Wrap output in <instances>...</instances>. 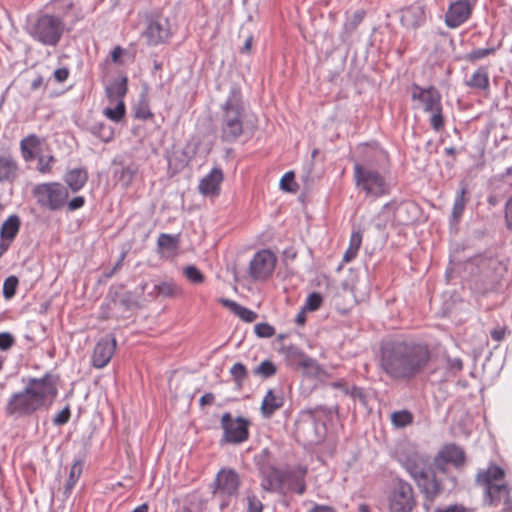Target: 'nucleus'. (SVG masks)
Wrapping results in <instances>:
<instances>
[{
    "label": "nucleus",
    "instance_id": "f257e3e1",
    "mask_svg": "<svg viewBox=\"0 0 512 512\" xmlns=\"http://www.w3.org/2000/svg\"><path fill=\"white\" fill-rule=\"evenodd\" d=\"M428 345L412 339H391L381 343L379 369L391 380L411 381L430 361Z\"/></svg>",
    "mask_w": 512,
    "mask_h": 512
},
{
    "label": "nucleus",
    "instance_id": "f03ea898",
    "mask_svg": "<svg viewBox=\"0 0 512 512\" xmlns=\"http://www.w3.org/2000/svg\"><path fill=\"white\" fill-rule=\"evenodd\" d=\"M58 394L57 377L50 372L40 378H29L24 388L11 394L5 414L15 419L29 417L47 409Z\"/></svg>",
    "mask_w": 512,
    "mask_h": 512
},
{
    "label": "nucleus",
    "instance_id": "7ed1b4c3",
    "mask_svg": "<svg viewBox=\"0 0 512 512\" xmlns=\"http://www.w3.org/2000/svg\"><path fill=\"white\" fill-rule=\"evenodd\" d=\"M390 173V158L388 153L379 148L366 153L363 162L353 166V179L356 189L367 198L378 199L389 195L392 183Z\"/></svg>",
    "mask_w": 512,
    "mask_h": 512
},
{
    "label": "nucleus",
    "instance_id": "20e7f679",
    "mask_svg": "<svg viewBox=\"0 0 512 512\" xmlns=\"http://www.w3.org/2000/svg\"><path fill=\"white\" fill-rule=\"evenodd\" d=\"M255 117L248 110L241 88L234 84L230 87L225 101L220 105L219 139L233 144L243 136L252 133Z\"/></svg>",
    "mask_w": 512,
    "mask_h": 512
},
{
    "label": "nucleus",
    "instance_id": "39448f33",
    "mask_svg": "<svg viewBox=\"0 0 512 512\" xmlns=\"http://www.w3.org/2000/svg\"><path fill=\"white\" fill-rule=\"evenodd\" d=\"M399 462L415 481L423 495L424 510L430 512L436 498L443 492L444 488L436 474L431 471L429 457L413 451L399 458Z\"/></svg>",
    "mask_w": 512,
    "mask_h": 512
},
{
    "label": "nucleus",
    "instance_id": "423d86ee",
    "mask_svg": "<svg viewBox=\"0 0 512 512\" xmlns=\"http://www.w3.org/2000/svg\"><path fill=\"white\" fill-rule=\"evenodd\" d=\"M66 25L63 17L49 13H40L29 21L28 35L43 46L56 47L61 41Z\"/></svg>",
    "mask_w": 512,
    "mask_h": 512
},
{
    "label": "nucleus",
    "instance_id": "0eeeda50",
    "mask_svg": "<svg viewBox=\"0 0 512 512\" xmlns=\"http://www.w3.org/2000/svg\"><path fill=\"white\" fill-rule=\"evenodd\" d=\"M411 98L421 104L424 112L431 114L429 118L431 128L435 132L441 131L445 126V118L440 92L434 86L423 88L413 84Z\"/></svg>",
    "mask_w": 512,
    "mask_h": 512
},
{
    "label": "nucleus",
    "instance_id": "6e6552de",
    "mask_svg": "<svg viewBox=\"0 0 512 512\" xmlns=\"http://www.w3.org/2000/svg\"><path fill=\"white\" fill-rule=\"evenodd\" d=\"M505 477L501 467L491 464L487 469H481L476 475V483L485 489V502L489 505H498L506 500L509 494L508 486L499 483Z\"/></svg>",
    "mask_w": 512,
    "mask_h": 512
},
{
    "label": "nucleus",
    "instance_id": "1a4fd4ad",
    "mask_svg": "<svg viewBox=\"0 0 512 512\" xmlns=\"http://www.w3.org/2000/svg\"><path fill=\"white\" fill-rule=\"evenodd\" d=\"M36 203L44 209L58 211L65 207L69 197L68 189L60 182L40 183L33 187Z\"/></svg>",
    "mask_w": 512,
    "mask_h": 512
},
{
    "label": "nucleus",
    "instance_id": "9d476101",
    "mask_svg": "<svg viewBox=\"0 0 512 512\" xmlns=\"http://www.w3.org/2000/svg\"><path fill=\"white\" fill-rule=\"evenodd\" d=\"M319 408L303 409L297 421V433L310 445L322 442L326 434V425L318 417Z\"/></svg>",
    "mask_w": 512,
    "mask_h": 512
},
{
    "label": "nucleus",
    "instance_id": "9b49d317",
    "mask_svg": "<svg viewBox=\"0 0 512 512\" xmlns=\"http://www.w3.org/2000/svg\"><path fill=\"white\" fill-rule=\"evenodd\" d=\"M416 497L412 485L397 478L388 496V508L390 512H412L416 507Z\"/></svg>",
    "mask_w": 512,
    "mask_h": 512
},
{
    "label": "nucleus",
    "instance_id": "f8f14e48",
    "mask_svg": "<svg viewBox=\"0 0 512 512\" xmlns=\"http://www.w3.org/2000/svg\"><path fill=\"white\" fill-rule=\"evenodd\" d=\"M141 36L149 47L167 43L172 36L169 19L159 14L148 16Z\"/></svg>",
    "mask_w": 512,
    "mask_h": 512
},
{
    "label": "nucleus",
    "instance_id": "ddd939ff",
    "mask_svg": "<svg viewBox=\"0 0 512 512\" xmlns=\"http://www.w3.org/2000/svg\"><path fill=\"white\" fill-rule=\"evenodd\" d=\"M250 421L244 417L232 418L230 412H225L221 417V428L223 435L221 444H240L249 438Z\"/></svg>",
    "mask_w": 512,
    "mask_h": 512
},
{
    "label": "nucleus",
    "instance_id": "4468645a",
    "mask_svg": "<svg viewBox=\"0 0 512 512\" xmlns=\"http://www.w3.org/2000/svg\"><path fill=\"white\" fill-rule=\"evenodd\" d=\"M270 453L264 449L256 457L257 465L261 475V488L266 492H282L283 470H279L266 462Z\"/></svg>",
    "mask_w": 512,
    "mask_h": 512
},
{
    "label": "nucleus",
    "instance_id": "2eb2a0df",
    "mask_svg": "<svg viewBox=\"0 0 512 512\" xmlns=\"http://www.w3.org/2000/svg\"><path fill=\"white\" fill-rule=\"evenodd\" d=\"M277 258L270 250L255 253L249 264L250 276L255 280H265L275 269Z\"/></svg>",
    "mask_w": 512,
    "mask_h": 512
},
{
    "label": "nucleus",
    "instance_id": "dca6fc26",
    "mask_svg": "<svg viewBox=\"0 0 512 512\" xmlns=\"http://www.w3.org/2000/svg\"><path fill=\"white\" fill-rule=\"evenodd\" d=\"M307 473L308 468L305 465H296L283 470L282 491L286 489L298 495H303L307 489L305 480Z\"/></svg>",
    "mask_w": 512,
    "mask_h": 512
},
{
    "label": "nucleus",
    "instance_id": "f3484780",
    "mask_svg": "<svg viewBox=\"0 0 512 512\" xmlns=\"http://www.w3.org/2000/svg\"><path fill=\"white\" fill-rule=\"evenodd\" d=\"M214 483V494L223 497H232L238 494L240 477L235 470L222 468L217 473Z\"/></svg>",
    "mask_w": 512,
    "mask_h": 512
},
{
    "label": "nucleus",
    "instance_id": "a211bd4d",
    "mask_svg": "<svg viewBox=\"0 0 512 512\" xmlns=\"http://www.w3.org/2000/svg\"><path fill=\"white\" fill-rule=\"evenodd\" d=\"M475 4L469 0L451 2L445 14L446 26L455 29L464 24L470 18Z\"/></svg>",
    "mask_w": 512,
    "mask_h": 512
},
{
    "label": "nucleus",
    "instance_id": "6ab92c4d",
    "mask_svg": "<svg viewBox=\"0 0 512 512\" xmlns=\"http://www.w3.org/2000/svg\"><path fill=\"white\" fill-rule=\"evenodd\" d=\"M466 460L464 450L455 444L445 445L435 456L434 465L442 473L446 472V465L452 464L454 467H461Z\"/></svg>",
    "mask_w": 512,
    "mask_h": 512
},
{
    "label": "nucleus",
    "instance_id": "aec40b11",
    "mask_svg": "<svg viewBox=\"0 0 512 512\" xmlns=\"http://www.w3.org/2000/svg\"><path fill=\"white\" fill-rule=\"evenodd\" d=\"M288 366L298 369L302 368L308 371L318 369L317 361L305 354L303 350L295 345L284 346L281 349Z\"/></svg>",
    "mask_w": 512,
    "mask_h": 512
},
{
    "label": "nucleus",
    "instance_id": "412c9836",
    "mask_svg": "<svg viewBox=\"0 0 512 512\" xmlns=\"http://www.w3.org/2000/svg\"><path fill=\"white\" fill-rule=\"evenodd\" d=\"M116 339L113 336L101 338L95 345L92 354V365L97 369H102L108 365L116 350Z\"/></svg>",
    "mask_w": 512,
    "mask_h": 512
},
{
    "label": "nucleus",
    "instance_id": "4be33fe9",
    "mask_svg": "<svg viewBox=\"0 0 512 512\" xmlns=\"http://www.w3.org/2000/svg\"><path fill=\"white\" fill-rule=\"evenodd\" d=\"M21 221L18 215H10L0 228V258L10 248L12 242L19 233Z\"/></svg>",
    "mask_w": 512,
    "mask_h": 512
},
{
    "label": "nucleus",
    "instance_id": "5701e85b",
    "mask_svg": "<svg viewBox=\"0 0 512 512\" xmlns=\"http://www.w3.org/2000/svg\"><path fill=\"white\" fill-rule=\"evenodd\" d=\"M401 24L406 28L415 29L426 22V6L421 2H415L401 10Z\"/></svg>",
    "mask_w": 512,
    "mask_h": 512
},
{
    "label": "nucleus",
    "instance_id": "b1692460",
    "mask_svg": "<svg viewBox=\"0 0 512 512\" xmlns=\"http://www.w3.org/2000/svg\"><path fill=\"white\" fill-rule=\"evenodd\" d=\"M223 181L221 168L214 167L199 183V192L204 196L216 197L220 194V185Z\"/></svg>",
    "mask_w": 512,
    "mask_h": 512
},
{
    "label": "nucleus",
    "instance_id": "393cba45",
    "mask_svg": "<svg viewBox=\"0 0 512 512\" xmlns=\"http://www.w3.org/2000/svg\"><path fill=\"white\" fill-rule=\"evenodd\" d=\"M43 142L44 139L34 133L24 137L20 141V152L23 160L25 162L35 160L37 155L40 153Z\"/></svg>",
    "mask_w": 512,
    "mask_h": 512
},
{
    "label": "nucleus",
    "instance_id": "a878e982",
    "mask_svg": "<svg viewBox=\"0 0 512 512\" xmlns=\"http://www.w3.org/2000/svg\"><path fill=\"white\" fill-rule=\"evenodd\" d=\"M284 402V396L281 391L275 392L273 389H269L262 400V416L266 419L271 418L277 410L283 407Z\"/></svg>",
    "mask_w": 512,
    "mask_h": 512
},
{
    "label": "nucleus",
    "instance_id": "bb28decb",
    "mask_svg": "<svg viewBox=\"0 0 512 512\" xmlns=\"http://www.w3.org/2000/svg\"><path fill=\"white\" fill-rule=\"evenodd\" d=\"M18 171V162L11 154L0 155V183H13Z\"/></svg>",
    "mask_w": 512,
    "mask_h": 512
},
{
    "label": "nucleus",
    "instance_id": "cd10ccee",
    "mask_svg": "<svg viewBox=\"0 0 512 512\" xmlns=\"http://www.w3.org/2000/svg\"><path fill=\"white\" fill-rule=\"evenodd\" d=\"M63 180L67 187L73 193H76L86 185L88 180V172L84 167L73 168L65 173Z\"/></svg>",
    "mask_w": 512,
    "mask_h": 512
},
{
    "label": "nucleus",
    "instance_id": "c85d7f7f",
    "mask_svg": "<svg viewBox=\"0 0 512 512\" xmlns=\"http://www.w3.org/2000/svg\"><path fill=\"white\" fill-rule=\"evenodd\" d=\"M219 302L226 308H228L231 312H233L236 316H238L242 321L246 323L254 322L258 315L256 312L241 306L234 300H230L227 298H220Z\"/></svg>",
    "mask_w": 512,
    "mask_h": 512
},
{
    "label": "nucleus",
    "instance_id": "c756f323",
    "mask_svg": "<svg viewBox=\"0 0 512 512\" xmlns=\"http://www.w3.org/2000/svg\"><path fill=\"white\" fill-rule=\"evenodd\" d=\"M128 78L126 76L114 80L106 87L105 92L107 98L113 101L123 100L128 90Z\"/></svg>",
    "mask_w": 512,
    "mask_h": 512
},
{
    "label": "nucleus",
    "instance_id": "7c9ffc66",
    "mask_svg": "<svg viewBox=\"0 0 512 512\" xmlns=\"http://www.w3.org/2000/svg\"><path fill=\"white\" fill-rule=\"evenodd\" d=\"M88 131L104 143H108L114 139L115 132L113 127L104 122H95L91 124Z\"/></svg>",
    "mask_w": 512,
    "mask_h": 512
},
{
    "label": "nucleus",
    "instance_id": "2f4dec72",
    "mask_svg": "<svg viewBox=\"0 0 512 512\" xmlns=\"http://www.w3.org/2000/svg\"><path fill=\"white\" fill-rule=\"evenodd\" d=\"M467 84L474 89L487 90L489 88V76L487 68L479 67L472 74Z\"/></svg>",
    "mask_w": 512,
    "mask_h": 512
},
{
    "label": "nucleus",
    "instance_id": "473e14b6",
    "mask_svg": "<svg viewBox=\"0 0 512 512\" xmlns=\"http://www.w3.org/2000/svg\"><path fill=\"white\" fill-rule=\"evenodd\" d=\"M467 193V187L466 185H462L460 191L456 194L453 208H452V218L454 221H458L465 209L467 199L465 198V195Z\"/></svg>",
    "mask_w": 512,
    "mask_h": 512
},
{
    "label": "nucleus",
    "instance_id": "72a5a7b5",
    "mask_svg": "<svg viewBox=\"0 0 512 512\" xmlns=\"http://www.w3.org/2000/svg\"><path fill=\"white\" fill-rule=\"evenodd\" d=\"M418 210V207L413 202H405L398 206L397 208V217L399 222L403 224H408L411 221L415 219V215L413 217H410L409 214L416 213Z\"/></svg>",
    "mask_w": 512,
    "mask_h": 512
},
{
    "label": "nucleus",
    "instance_id": "f704fd0d",
    "mask_svg": "<svg viewBox=\"0 0 512 512\" xmlns=\"http://www.w3.org/2000/svg\"><path fill=\"white\" fill-rule=\"evenodd\" d=\"M37 171L40 174H49L52 171V167L56 162V159L53 155L48 154H38L37 157Z\"/></svg>",
    "mask_w": 512,
    "mask_h": 512
},
{
    "label": "nucleus",
    "instance_id": "c9c22d12",
    "mask_svg": "<svg viewBox=\"0 0 512 512\" xmlns=\"http://www.w3.org/2000/svg\"><path fill=\"white\" fill-rule=\"evenodd\" d=\"M157 244L163 250L176 251L179 245V237L178 235L162 233L158 237Z\"/></svg>",
    "mask_w": 512,
    "mask_h": 512
},
{
    "label": "nucleus",
    "instance_id": "e433bc0d",
    "mask_svg": "<svg viewBox=\"0 0 512 512\" xmlns=\"http://www.w3.org/2000/svg\"><path fill=\"white\" fill-rule=\"evenodd\" d=\"M116 102L117 104L114 108L107 107L104 109L103 113L108 119L114 122H119L124 118L126 109L123 100Z\"/></svg>",
    "mask_w": 512,
    "mask_h": 512
},
{
    "label": "nucleus",
    "instance_id": "4c0bfd02",
    "mask_svg": "<svg viewBox=\"0 0 512 512\" xmlns=\"http://www.w3.org/2000/svg\"><path fill=\"white\" fill-rule=\"evenodd\" d=\"M413 421L412 414L407 410L396 411L391 415V422L395 427L403 428Z\"/></svg>",
    "mask_w": 512,
    "mask_h": 512
},
{
    "label": "nucleus",
    "instance_id": "58836bf2",
    "mask_svg": "<svg viewBox=\"0 0 512 512\" xmlns=\"http://www.w3.org/2000/svg\"><path fill=\"white\" fill-rule=\"evenodd\" d=\"M155 290L158 294L165 297H173L181 293V289L172 281L161 282L155 285Z\"/></svg>",
    "mask_w": 512,
    "mask_h": 512
},
{
    "label": "nucleus",
    "instance_id": "ea45409f",
    "mask_svg": "<svg viewBox=\"0 0 512 512\" xmlns=\"http://www.w3.org/2000/svg\"><path fill=\"white\" fill-rule=\"evenodd\" d=\"M276 371L277 368L272 361L264 360L255 368L254 374L263 378H270L276 374Z\"/></svg>",
    "mask_w": 512,
    "mask_h": 512
},
{
    "label": "nucleus",
    "instance_id": "a19ab883",
    "mask_svg": "<svg viewBox=\"0 0 512 512\" xmlns=\"http://www.w3.org/2000/svg\"><path fill=\"white\" fill-rule=\"evenodd\" d=\"M247 512H263L264 505L251 490L246 491Z\"/></svg>",
    "mask_w": 512,
    "mask_h": 512
},
{
    "label": "nucleus",
    "instance_id": "79ce46f5",
    "mask_svg": "<svg viewBox=\"0 0 512 512\" xmlns=\"http://www.w3.org/2000/svg\"><path fill=\"white\" fill-rule=\"evenodd\" d=\"M18 278L16 276H9L3 283V296L5 299H11L15 296L18 287Z\"/></svg>",
    "mask_w": 512,
    "mask_h": 512
},
{
    "label": "nucleus",
    "instance_id": "37998d69",
    "mask_svg": "<svg viewBox=\"0 0 512 512\" xmlns=\"http://www.w3.org/2000/svg\"><path fill=\"white\" fill-rule=\"evenodd\" d=\"M230 374L234 382L239 386L242 385L248 375L246 367L241 362H237L231 367Z\"/></svg>",
    "mask_w": 512,
    "mask_h": 512
},
{
    "label": "nucleus",
    "instance_id": "c03bdc74",
    "mask_svg": "<svg viewBox=\"0 0 512 512\" xmlns=\"http://www.w3.org/2000/svg\"><path fill=\"white\" fill-rule=\"evenodd\" d=\"M134 116L140 120H147L153 117V113L146 100L139 101L138 104L134 107Z\"/></svg>",
    "mask_w": 512,
    "mask_h": 512
},
{
    "label": "nucleus",
    "instance_id": "a18cd8bd",
    "mask_svg": "<svg viewBox=\"0 0 512 512\" xmlns=\"http://www.w3.org/2000/svg\"><path fill=\"white\" fill-rule=\"evenodd\" d=\"M495 48H477L472 50L471 52L465 55V60L469 62H476L480 59H483L491 54L495 53Z\"/></svg>",
    "mask_w": 512,
    "mask_h": 512
},
{
    "label": "nucleus",
    "instance_id": "49530a36",
    "mask_svg": "<svg viewBox=\"0 0 512 512\" xmlns=\"http://www.w3.org/2000/svg\"><path fill=\"white\" fill-rule=\"evenodd\" d=\"M82 473V465L80 462H75L71 469H70V474H69V477H68V480L66 482V491H71L72 488L75 486V484L77 483L80 475Z\"/></svg>",
    "mask_w": 512,
    "mask_h": 512
},
{
    "label": "nucleus",
    "instance_id": "de8ad7c7",
    "mask_svg": "<svg viewBox=\"0 0 512 512\" xmlns=\"http://www.w3.org/2000/svg\"><path fill=\"white\" fill-rule=\"evenodd\" d=\"M185 277L194 284H200L204 281L203 273L194 265H189L184 269Z\"/></svg>",
    "mask_w": 512,
    "mask_h": 512
},
{
    "label": "nucleus",
    "instance_id": "09e8293b",
    "mask_svg": "<svg viewBox=\"0 0 512 512\" xmlns=\"http://www.w3.org/2000/svg\"><path fill=\"white\" fill-rule=\"evenodd\" d=\"M322 302V296L317 292H313L309 294L308 297L306 298L303 308L304 310L307 311H316L317 309L320 308Z\"/></svg>",
    "mask_w": 512,
    "mask_h": 512
},
{
    "label": "nucleus",
    "instance_id": "8fccbe9b",
    "mask_svg": "<svg viewBox=\"0 0 512 512\" xmlns=\"http://www.w3.org/2000/svg\"><path fill=\"white\" fill-rule=\"evenodd\" d=\"M365 12L364 10H357L353 13V15L345 22L344 29L347 32H352L356 27L362 22L364 19Z\"/></svg>",
    "mask_w": 512,
    "mask_h": 512
},
{
    "label": "nucleus",
    "instance_id": "3c124183",
    "mask_svg": "<svg viewBox=\"0 0 512 512\" xmlns=\"http://www.w3.org/2000/svg\"><path fill=\"white\" fill-rule=\"evenodd\" d=\"M254 332L260 338H270L275 334V329L268 323H257Z\"/></svg>",
    "mask_w": 512,
    "mask_h": 512
},
{
    "label": "nucleus",
    "instance_id": "603ef678",
    "mask_svg": "<svg viewBox=\"0 0 512 512\" xmlns=\"http://www.w3.org/2000/svg\"><path fill=\"white\" fill-rule=\"evenodd\" d=\"M15 344L13 335L9 332L0 333V350L7 351Z\"/></svg>",
    "mask_w": 512,
    "mask_h": 512
},
{
    "label": "nucleus",
    "instance_id": "864d4df0",
    "mask_svg": "<svg viewBox=\"0 0 512 512\" xmlns=\"http://www.w3.org/2000/svg\"><path fill=\"white\" fill-rule=\"evenodd\" d=\"M201 510L202 502L196 499V497H193V499L189 500V503L187 505H184L176 512H201Z\"/></svg>",
    "mask_w": 512,
    "mask_h": 512
},
{
    "label": "nucleus",
    "instance_id": "5fc2aeb1",
    "mask_svg": "<svg viewBox=\"0 0 512 512\" xmlns=\"http://www.w3.org/2000/svg\"><path fill=\"white\" fill-rule=\"evenodd\" d=\"M70 409L66 406L63 410H61L56 417L53 419V424L57 426H61L66 424L70 419Z\"/></svg>",
    "mask_w": 512,
    "mask_h": 512
},
{
    "label": "nucleus",
    "instance_id": "6e6d98bb",
    "mask_svg": "<svg viewBox=\"0 0 512 512\" xmlns=\"http://www.w3.org/2000/svg\"><path fill=\"white\" fill-rule=\"evenodd\" d=\"M362 244V233L360 230L353 231L350 236L349 248L359 251Z\"/></svg>",
    "mask_w": 512,
    "mask_h": 512
},
{
    "label": "nucleus",
    "instance_id": "4d7b16f0",
    "mask_svg": "<svg viewBox=\"0 0 512 512\" xmlns=\"http://www.w3.org/2000/svg\"><path fill=\"white\" fill-rule=\"evenodd\" d=\"M85 198L83 196H76L72 198L70 201L67 200V208L69 211H76L82 208L85 205Z\"/></svg>",
    "mask_w": 512,
    "mask_h": 512
},
{
    "label": "nucleus",
    "instance_id": "13d9d810",
    "mask_svg": "<svg viewBox=\"0 0 512 512\" xmlns=\"http://www.w3.org/2000/svg\"><path fill=\"white\" fill-rule=\"evenodd\" d=\"M293 180H294L293 172L285 173L284 176L280 180L281 189L284 191H288V192L294 191V189L289 186V183L293 182Z\"/></svg>",
    "mask_w": 512,
    "mask_h": 512
},
{
    "label": "nucleus",
    "instance_id": "bf43d9fd",
    "mask_svg": "<svg viewBox=\"0 0 512 512\" xmlns=\"http://www.w3.org/2000/svg\"><path fill=\"white\" fill-rule=\"evenodd\" d=\"M505 221L509 230H512V196L505 204Z\"/></svg>",
    "mask_w": 512,
    "mask_h": 512
},
{
    "label": "nucleus",
    "instance_id": "052dcab7",
    "mask_svg": "<svg viewBox=\"0 0 512 512\" xmlns=\"http://www.w3.org/2000/svg\"><path fill=\"white\" fill-rule=\"evenodd\" d=\"M433 512H467V509L460 504H453L447 507H438Z\"/></svg>",
    "mask_w": 512,
    "mask_h": 512
},
{
    "label": "nucleus",
    "instance_id": "680f3d73",
    "mask_svg": "<svg viewBox=\"0 0 512 512\" xmlns=\"http://www.w3.org/2000/svg\"><path fill=\"white\" fill-rule=\"evenodd\" d=\"M348 393L350 394V396L352 398L359 399L362 402H365L366 396H365L363 388L358 387V386H353V387H351V389L349 390Z\"/></svg>",
    "mask_w": 512,
    "mask_h": 512
},
{
    "label": "nucleus",
    "instance_id": "e2e57ef3",
    "mask_svg": "<svg viewBox=\"0 0 512 512\" xmlns=\"http://www.w3.org/2000/svg\"><path fill=\"white\" fill-rule=\"evenodd\" d=\"M69 76V70L65 67L58 68L54 71V77L58 82H64Z\"/></svg>",
    "mask_w": 512,
    "mask_h": 512
},
{
    "label": "nucleus",
    "instance_id": "0e129e2a",
    "mask_svg": "<svg viewBox=\"0 0 512 512\" xmlns=\"http://www.w3.org/2000/svg\"><path fill=\"white\" fill-rule=\"evenodd\" d=\"M505 334H506V329L503 328V327H500V328H496V329H493L491 332H490V335H491V338L497 342L501 341L504 339L505 337Z\"/></svg>",
    "mask_w": 512,
    "mask_h": 512
},
{
    "label": "nucleus",
    "instance_id": "69168bd1",
    "mask_svg": "<svg viewBox=\"0 0 512 512\" xmlns=\"http://www.w3.org/2000/svg\"><path fill=\"white\" fill-rule=\"evenodd\" d=\"M448 367L450 370L458 372L463 369V362L460 358L449 359Z\"/></svg>",
    "mask_w": 512,
    "mask_h": 512
},
{
    "label": "nucleus",
    "instance_id": "338daca9",
    "mask_svg": "<svg viewBox=\"0 0 512 512\" xmlns=\"http://www.w3.org/2000/svg\"><path fill=\"white\" fill-rule=\"evenodd\" d=\"M124 53V49L121 46H115L113 50L111 51V61L113 63H119L120 58Z\"/></svg>",
    "mask_w": 512,
    "mask_h": 512
},
{
    "label": "nucleus",
    "instance_id": "774afa93",
    "mask_svg": "<svg viewBox=\"0 0 512 512\" xmlns=\"http://www.w3.org/2000/svg\"><path fill=\"white\" fill-rule=\"evenodd\" d=\"M308 512H336V510L328 505L314 504Z\"/></svg>",
    "mask_w": 512,
    "mask_h": 512
}]
</instances>
